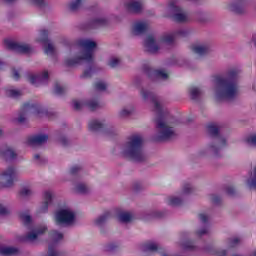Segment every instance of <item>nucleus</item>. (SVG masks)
I'll return each instance as SVG.
<instances>
[{"label":"nucleus","mask_w":256,"mask_h":256,"mask_svg":"<svg viewBox=\"0 0 256 256\" xmlns=\"http://www.w3.org/2000/svg\"><path fill=\"white\" fill-rule=\"evenodd\" d=\"M140 95L143 101L151 102L155 113L158 115L156 120V141H171L172 139H177L179 135L177 129H175V120L169 118V111L165 109L161 103V99L153 92L142 88L140 90Z\"/></svg>","instance_id":"nucleus-1"},{"label":"nucleus","mask_w":256,"mask_h":256,"mask_svg":"<svg viewBox=\"0 0 256 256\" xmlns=\"http://www.w3.org/2000/svg\"><path fill=\"white\" fill-rule=\"evenodd\" d=\"M240 69L231 68L225 75H214V99L215 101H233L239 95Z\"/></svg>","instance_id":"nucleus-2"},{"label":"nucleus","mask_w":256,"mask_h":256,"mask_svg":"<svg viewBox=\"0 0 256 256\" xmlns=\"http://www.w3.org/2000/svg\"><path fill=\"white\" fill-rule=\"evenodd\" d=\"M143 143L142 135L132 134L122 144L120 153L126 159H130V161L143 163V161H147V154H145L143 149Z\"/></svg>","instance_id":"nucleus-3"},{"label":"nucleus","mask_w":256,"mask_h":256,"mask_svg":"<svg viewBox=\"0 0 256 256\" xmlns=\"http://www.w3.org/2000/svg\"><path fill=\"white\" fill-rule=\"evenodd\" d=\"M79 47L84 51L77 56H72L75 48H71L69 56L64 59V65L66 67H75L79 65L81 61L85 63H93L95 61V49H97V42L91 39H82L78 41Z\"/></svg>","instance_id":"nucleus-4"},{"label":"nucleus","mask_w":256,"mask_h":256,"mask_svg":"<svg viewBox=\"0 0 256 256\" xmlns=\"http://www.w3.org/2000/svg\"><path fill=\"white\" fill-rule=\"evenodd\" d=\"M220 127L217 124L208 125V133L214 137L213 141L205 148L200 150L199 155L201 157H221V153L225 147H227V138L219 134Z\"/></svg>","instance_id":"nucleus-5"},{"label":"nucleus","mask_w":256,"mask_h":256,"mask_svg":"<svg viewBox=\"0 0 256 256\" xmlns=\"http://www.w3.org/2000/svg\"><path fill=\"white\" fill-rule=\"evenodd\" d=\"M189 30L180 29L172 33H167L161 36L158 41H155V37L148 36L145 40L144 47L148 53H157L159 49H163L165 45H173L177 37H187Z\"/></svg>","instance_id":"nucleus-6"},{"label":"nucleus","mask_w":256,"mask_h":256,"mask_svg":"<svg viewBox=\"0 0 256 256\" xmlns=\"http://www.w3.org/2000/svg\"><path fill=\"white\" fill-rule=\"evenodd\" d=\"M20 219L25 225V227H28L29 232L23 236H21L20 241L24 243H35L36 239L39 237V235H43L45 231H47V228L45 226L42 227H34L33 220L31 219V215L29 213H21Z\"/></svg>","instance_id":"nucleus-7"},{"label":"nucleus","mask_w":256,"mask_h":256,"mask_svg":"<svg viewBox=\"0 0 256 256\" xmlns=\"http://www.w3.org/2000/svg\"><path fill=\"white\" fill-rule=\"evenodd\" d=\"M19 175V169L16 166H8L0 172V187L2 189H11L15 185V180Z\"/></svg>","instance_id":"nucleus-8"},{"label":"nucleus","mask_w":256,"mask_h":256,"mask_svg":"<svg viewBox=\"0 0 256 256\" xmlns=\"http://www.w3.org/2000/svg\"><path fill=\"white\" fill-rule=\"evenodd\" d=\"M54 223L60 227H71L75 224V212L71 209H60L54 213Z\"/></svg>","instance_id":"nucleus-9"},{"label":"nucleus","mask_w":256,"mask_h":256,"mask_svg":"<svg viewBox=\"0 0 256 256\" xmlns=\"http://www.w3.org/2000/svg\"><path fill=\"white\" fill-rule=\"evenodd\" d=\"M193 191V186L189 183H185L179 194L172 195L167 198L168 205H171V207H179L183 205V203H185V197H187V195H191Z\"/></svg>","instance_id":"nucleus-10"},{"label":"nucleus","mask_w":256,"mask_h":256,"mask_svg":"<svg viewBox=\"0 0 256 256\" xmlns=\"http://www.w3.org/2000/svg\"><path fill=\"white\" fill-rule=\"evenodd\" d=\"M169 9L174 13L173 19L176 23H187L189 21V14L177 5V0H170Z\"/></svg>","instance_id":"nucleus-11"},{"label":"nucleus","mask_w":256,"mask_h":256,"mask_svg":"<svg viewBox=\"0 0 256 256\" xmlns=\"http://www.w3.org/2000/svg\"><path fill=\"white\" fill-rule=\"evenodd\" d=\"M73 107L76 111H81L83 107H87L89 111H97V109H101V104L99 103L98 100H95V99L88 100V101L74 100Z\"/></svg>","instance_id":"nucleus-12"},{"label":"nucleus","mask_w":256,"mask_h":256,"mask_svg":"<svg viewBox=\"0 0 256 256\" xmlns=\"http://www.w3.org/2000/svg\"><path fill=\"white\" fill-rule=\"evenodd\" d=\"M145 73L151 81H167L169 79V73L165 70H155L151 67H146Z\"/></svg>","instance_id":"nucleus-13"},{"label":"nucleus","mask_w":256,"mask_h":256,"mask_svg":"<svg viewBox=\"0 0 256 256\" xmlns=\"http://www.w3.org/2000/svg\"><path fill=\"white\" fill-rule=\"evenodd\" d=\"M0 156L4 161H17L19 159V153L15 149V147L11 145H5L1 150H0Z\"/></svg>","instance_id":"nucleus-14"},{"label":"nucleus","mask_w":256,"mask_h":256,"mask_svg":"<svg viewBox=\"0 0 256 256\" xmlns=\"http://www.w3.org/2000/svg\"><path fill=\"white\" fill-rule=\"evenodd\" d=\"M5 45L7 49L15 51L16 53H31V45L29 44L6 40Z\"/></svg>","instance_id":"nucleus-15"},{"label":"nucleus","mask_w":256,"mask_h":256,"mask_svg":"<svg viewBox=\"0 0 256 256\" xmlns=\"http://www.w3.org/2000/svg\"><path fill=\"white\" fill-rule=\"evenodd\" d=\"M28 81L36 87H39V85H45V83L49 81V72L44 70L40 74H30L28 75Z\"/></svg>","instance_id":"nucleus-16"},{"label":"nucleus","mask_w":256,"mask_h":256,"mask_svg":"<svg viewBox=\"0 0 256 256\" xmlns=\"http://www.w3.org/2000/svg\"><path fill=\"white\" fill-rule=\"evenodd\" d=\"M49 139V136L45 134H40L36 136H30L26 140V144L29 145V147H37L39 145H45V142Z\"/></svg>","instance_id":"nucleus-17"},{"label":"nucleus","mask_w":256,"mask_h":256,"mask_svg":"<svg viewBox=\"0 0 256 256\" xmlns=\"http://www.w3.org/2000/svg\"><path fill=\"white\" fill-rule=\"evenodd\" d=\"M29 113H37L35 104H24L22 112L18 116V123H25L27 121L26 115H29Z\"/></svg>","instance_id":"nucleus-18"},{"label":"nucleus","mask_w":256,"mask_h":256,"mask_svg":"<svg viewBox=\"0 0 256 256\" xmlns=\"http://www.w3.org/2000/svg\"><path fill=\"white\" fill-rule=\"evenodd\" d=\"M125 8L129 13H141L143 11V1L131 0L125 4Z\"/></svg>","instance_id":"nucleus-19"},{"label":"nucleus","mask_w":256,"mask_h":256,"mask_svg":"<svg viewBox=\"0 0 256 256\" xmlns=\"http://www.w3.org/2000/svg\"><path fill=\"white\" fill-rule=\"evenodd\" d=\"M188 93L192 101H199L203 97V95H205L203 88L199 86H191L188 89Z\"/></svg>","instance_id":"nucleus-20"},{"label":"nucleus","mask_w":256,"mask_h":256,"mask_svg":"<svg viewBox=\"0 0 256 256\" xmlns=\"http://www.w3.org/2000/svg\"><path fill=\"white\" fill-rule=\"evenodd\" d=\"M149 29V24L146 22H135L132 25V35H143Z\"/></svg>","instance_id":"nucleus-21"},{"label":"nucleus","mask_w":256,"mask_h":256,"mask_svg":"<svg viewBox=\"0 0 256 256\" xmlns=\"http://www.w3.org/2000/svg\"><path fill=\"white\" fill-rule=\"evenodd\" d=\"M74 191L80 195H89V193H91V187L85 182H78L74 186Z\"/></svg>","instance_id":"nucleus-22"},{"label":"nucleus","mask_w":256,"mask_h":256,"mask_svg":"<svg viewBox=\"0 0 256 256\" xmlns=\"http://www.w3.org/2000/svg\"><path fill=\"white\" fill-rule=\"evenodd\" d=\"M192 51L196 55H207L211 51V46L209 44H197L192 47Z\"/></svg>","instance_id":"nucleus-23"},{"label":"nucleus","mask_w":256,"mask_h":256,"mask_svg":"<svg viewBox=\"0 0 256 256\" xmlns=\"http://www.w3.org/2000/svg\"><path fill=\"white\" fill-rule=\"evenodd\" d=\"M0 255L1 256L19 255V250L17 247H13V246H1Z\"/></svg>","instance_id":"nucleus-24"},{"label":"nucleus","mask_w":256,"mask_h":256,"mask_svg":"<svg viewBox=\"0 0 256 256\" xmlns=\"http://www.w3.org/2000/svg\"><path fill=\"white\" fill-rule=\"evenodd\" d=\"M103 127H105V122L100 120H92L88 123V129L93 133H96V131H101Z\"/></svg>","instance_id":"nucleus-25"},{"label":"nucleus","mask_w":256,"mask_h":256,"mask_svg":"<svg viewBox=\"0 0 256 256\" xmlns=\"http://www.w3.org/2000/svg\"><path fill=\"white\" fill-rule=\"evenodd\" d=\"M134 111L135 107H133V105L125 106L118 112V117H120V119H126V117L133 115Z\"/></svg>","instance_id":"nucleus-26"},{"label":"nucleus","mask_w":256,"mask_h":256,"mask_svg":"<svg viewBox=\"0 0 256 256\" xmlns=\"http://www.w3.org/2000/svg\"><path fill=\"white\" fill-rule=\"evenodd\" d=\"M44 53H46L48 57H55V55H57V48H55V44L51 41L44 43Z\"/></svg>","instance_id":"nucleus-27"},{"label":"nucleus","mask_w":256,"mask_h":256,"mask_svg":"<svg viewBox=\"0 0 256 256\" xmlns=\"http://www.w3.org/2000/svg\"><path fill=\"white\" fill-rule=\"evenodd\" d=\"M120 223H131L135 219V216L131 212H121L118 215Z\"/></svg>","instance_id":"nucleus-28"},{"label":"nucleus","mask_w":256,"mask_h":256,"mask_svg":"<svg viewBox=\"0 0 256 256\" xmlns=\"http://www.w3.org/2000/svg\"><path fill=\"white\" fill-rule=\"evenodd\" d=\"M109 217H111V214L109 212L100 215L94 220V225H96V227H103V225H105V223L109 221Z\"/></svg>","instance_id":"nucleus-29"},{"label":"nucleus","mask_w":256,"mask_h":256,"mask_svg":"<svg viewBox=\"0 0 256 256\" xmlns=\"http://www.w3.org/2000/svg\"><path fill=\"white\" fill-rule=\"evenodd\" d=\"M159 249V245L155 242H146L142 245V251L154 253V251H157Z\"/></svg>","instance_id":"nucleus-30"},{"label":"nucleus","mask_w":256,"mask_h":256,"mask_svg":"<svg viewBox=\"0 0 256 256\" xmlns=\"http://www.w3.org/2000/svg\"><path fill=\"white\" fill-rule=\"evenodd\" d=\"M229 9L236 13L237 15H241L242 13H245V6L241 3H232L229 5Z\"/></svg>","instance_id":"nucleus-31"},{"label":"nucleus","mask_w":256,"mask_h":256,"mask_svg":"<svg viewBox=\"0 0 256 256\" xmlns=\"http://www.w3.org/2000/svg\"><path fill=\"white\" fill-rule=\"evenodd\" d=\"M53 199H55V192L51 190H47L44 192L43 203H46L48 205H53Z\"/></svg>","instance_id":"nucleus-32"},{"label":"nucleus","mask_w":256,"mask_h":256,"mask_svg":"<svg viewBox=\"0 0 256 256\" xmlns=\"http://www.w3.org/2000/svg\"><path fill=\"white\" fill-rule=\"evenodd\" d=\"M49 31L47 30H41L40 33H39V36L37 38V41L39 43H43V45L45 43H49Z\"/></svg>","instance_id":"nucleus-33"},{"label":"nucleus","mask_w":256,"mask_h":256,"mask_svg":"<svg viewBox=\"0 0 256 256\" xmlns=\"http://www.w3.org/2000/svg\"><path fill=\"white\" fill-rule=\"evenodd\" d=\"M82 1L83 0H74V1H72L68 5L69 11H71L72 13H75V11H79V9H81Z\"/></svg>","instance_id":"nucleus-34"},{"label":"nucleus","mask_w":256,"mask_h":256,"mask_svg":"<svg viewBox=\"0 0 256 256\" xmlns=\"http://www.w3.org/2000/svg\"><path fill=\"white\" fill-rule=\"evenodd\" d=\"M63 233L56 231V230H52L50 232V239H52V241H54L55 243L59 242V241H63Z\"/></svg>","instance_id":"nucleus-35"},{"label":"nucleus","mask_w":256,"mask_h":256,"mask_svg":"<svg viewBox=\"0 0 256 256\" xmlns=\"http://www.w3.org/2000/svg\"><path fill=\"white\" fill-rule=\"evenodd\" d=\"M7 97H11L12 99H17L18 97H21L22 93L20 90H15L13 88L6 90Z\"/></svg>","instance_id":"nucleus-36"},{"label":"nucleus","mask_w":256,"mask_h":256,"mask_svg":"<svg viewBox=\"0 0 256 256\" xmlns=\"http://www.w3.org/2000/svg\"><path fill=\"white\" fill-rule=\"evenodd\" d=\"M108 65L111 67V69H116V67H119V65H121V58L111 57L108 61Z\"/></svg>","instance_id":"nucleus-37"},{"label":"nucleus","mask_w":256,"mask_h":256,"mask_svg":"<svg viewBox=\"0 0 256 256\" xmlns=\"http://www.w3.org/2000/svg\"><path fill=\"white\" fill-rule=\"evenodd\" d=\"M243 240L239 237H233L227 240L228 243V247L233 248V247H237V245H240V243Z\"/></svg>","instance_id":"nucleus-38"},{"label":"nucleus","mask_w":256,"mask_h":256,"mask_svg":"<svg viewBox=\"0 0 256 256\" xmlns=\"http://www.w3.org/2000/svg\"><path fill=\"white\" fill-rule=\"evenodd\" d=\"M93 73H95L93 71V68H88L86 70H84V72L81 75L82 79H91V77L93 76Z\"/></svg>","instance_id":"nucleus-39"},{"label":"nucleus","mask_w":256,"mask_h":256,"mask_svg":"<svg viewBox=\"0 0 256 256\" xmlns=\"http://www.w3.org/2000/svg\"><path fill=\"white\" fill-rule=\"evenodd\" d=\"M197 19L198 21H200L201 23H205V21H209V14L205 13V12H199L197 14Z\"/></svg>","instance_id":"nucleus-40"},{"label":"nucleus","mask_w":256,"mask_h":256,"mask_svg":"<svg viewBox=\"0 0 256 256\" xmlns=\"http://www.w3.org/2000/svg\"><path fill=\"white\" fill-rule=\"evenodd\" d=\"M101 25H107V19H105V18H96L93 21V26L94 27H101Z\"/></svg>","instance_id":"nucleus-41"},{"label":"nucleus","mask_w":256,"mask_h":256,"mask_svg":"<svg viewBox=\"0 0 256 256\" xmlns=\"http://www.w3.org/2000/svg\"><path fill=\"white\" fill-rule=\"evenodd\" d=\"M246 143H247V145H249L250 147H256V134L250 135V136L246 139Z\"/></svg>","instance_id":"nucleus-42"},{"label":"nucleus","mask_w":256,"mask_h":256,"mask_svg":"<svg viewBox=\"0 0 256 256\" xmlns=\"http://www.w3.org/2000/svg\"><path fill=\"white\" fill-rule=\"evenodd\" d=\"M210 201L214 205H219V203H221V201H222V198H221V196H219L217 194H211L210 195Z\"/></svg>","instance_id":"nucleus-43"},{"label":"nucleus","mask_w":256,"mask_h":256,"mask_svg":"<svg viewBox=\"0 0 256 256\" xmlns=\"http://www.w3.org/2000/svg\"><path fill=\"white\" fill-rule=\"evenodd\" d=\"M95 89L96 91H105V89H107V83L98 81L95 83Z\"/></svg>","instance_id":"nucleus-44"},{"label":"nucleus","mask_w":256,"mask_h":256,"mask_svg":"<svg viewBox=\"0 0 256 256\" xmlns=\"http://www.w3.org/2000/svg\"><path fill=\"white\" fill-rule=\"evenodd\" d=\"M65 91H66L65 87H63L59 84H56L54 87V93L56 95H63L65 93Z\"/></svg>","instance_id":"nucleus-45"},{"label":"nucleus","mask_w":256,"mask_h":256,"mask_svg":"<svg viewBox=\"0 0 256 256\" xmlns=\"http://www.w3.org/2000/svg\"><path fill=\"white\" fill-rule=\"evenodd\" d=\"M46 256H59V252L57 250H55L53 245H49L48 246V253H47Z\"/></svg>","instance_id":"nucleus-46"},{"label":"nucleus","mask_w":256,"mask_h":256,"mask_svg":"<svg viewBox=\"0 0 256 256\" xmlns=\"http://www.w3.org/2000/svg\"><path fill=\"white\" fill-rule=\"evenodd\" d=\"M208 234H209V228H207V227H204V228L196 231L197 237H203V235H208Z\"/></svg>","instance_id":"nucleus-47"},{"label":"nucleus","mask_w":256,"mask_h":256,"mask_svg":"<svg viewBox=\"0 0 256 256\" xmlns=\"http://www.w3.org/2000/svg\"><path fill=\"white\" fill-rule=\"evenodd\" d=\"M20 195H22V197H29L30 195H33V191H31L29 188H22Z\"/></svg>","instance_id":"nucleus-48"},{"label":"nucleus","mask_w":256,"mask_h":256,"mask_svg":"<svg viewBox=\"0 0 256 256\" xmlns=\"http://www.w3.org/2000/svg\"><path fill=\"white\" fill-rule=\"evenodd\" d=\"M118 131H117V129H115V128H108L107 130H106V135L108 136V137H115V135H118Z\"/></svg>","instance_id":"nucleus-49"},{"label":"nucleus","mask_w":256,"mask_h":256,"mask_svg":"<svg viewBox=\"0 0 256 256\" xmlns=\"http://www.w3.org/2000/svg\"><path fill=\"white\" fill-rule=\"evenodd\" d=\"M49 206H51V205L47 204L45 202H42V204L39 208V213H47V211H49Z\"/></svg>","instance_id":"nucleus-50"},{"label":"nucleus","mask_w":256,"mask_h":256,"mask_svg":"<svg viewBox=\"0 0 256 256\" xmlns=\"http://www.w3.org/2000/svg\"><path fill=\"white\" fill-rule=\"evenodd\" d=\"M12 77L15 79V81H19L21 79V74H19V70L13 68L12 69Z\"/></svg>","instance_id":"nucleus-51"},{"label":"nucleus","mask_w":256,"mask_h":256,"mask_svg":"<svg viewBox=\"0 0 256 256\" xmlns=\"http://www.w3.org/2000/svg\"><path fill=\"white\" fill-rule=\"evenodd\" d=\"M199 219L202 223H207V221H209V215L201 213L199 214Z\"/></svg>","instance_id":"nucleus-52"},{"label":"nucleus","mask_w":256,"mask_h":256,"mask_svg":"<svg viewBox=\"0 0 256 256\" xmlns=\"http://www.w3.org/2000/svg\"><path fill=\"white\" fill-rule=\"evenodd\" d=\"M79 171H81V166H73L71 169H70V173L71 175H77V173H79Z\"/></svg>","instance_id":"nucleus-53"},{"label":"nucleus","mask_w":256,"mask_h":256,"mask_svg":"<svg viewBox=\"0 0 256 256\" xmlns=\"http://www.w3.org/2000/svg\"><path fill=\"white\" fill-rule=\"evenodd\" d=\"M151 217L161 218L163 217V212H153L152 214H148L146 219H151Z\"/></svg>","instance_id":"nucleus-54"},{"label":"nucleus","mask_w":256,"mask_h":256,"mask_svg":"<svg viewBox=\"0 0 256 256\" xmlns=\"http://www.w3.org/2000/svg\"><path fill=\"white\" fill-rule=\"evenodd\" d=\"M184 249H188L190 251H193V249H195V245H193V243L191 242H186L183 244Z\"/></svg>","instance_id":"nucleus-55"},{"label":"nucleus","mask_w":256,"mask_h":256,"mask_svg":"<svg viewBox=\"0 0 256 256\" xmlns=\"http://www.w3.org/2000/svg\"><path fill=\"white\" fill-rule=\"evenodd\" d=\"M59 142L61 143V145H63L64 147L69 145V139H67V137L62 136L59 138Z\"/></svg>","instance_id":"nucleus-56"},{"label":"nucleus","mask_w":256,"mask_h":256,"mask_svg":"<svg viewBox=\"0 0 256 256\" xmlns=\"http://www.w3.org/2000/svg\"><path fill=\"white\" fill-rule=\"evenodd\" d=\"M8 213L9 209H7L3 204H0V215H7Z\"/></svg>","instance_id":"nucleus-57"},{"label":"nucleus","mask_w":256,"mask_h":256,"mask_svg":"<svg viewBox=\"0 0 256 256\" xmlns=\"http://www.w3.org/2000/svg\"><path fill=\"white\" fill-rule=\"evenodd\" d=\"M226 193L230 196H233L235 195L236 191H235V188L233 186H228L226 188Z\"/></svg>","instance_id":"nucleus-58"},{"label":"nucleus","mask_w":256,"mask_h":256,"mask_svg":"<svg viewBox=\"0 0 256 256\" xmlns=\"http://www.w3.org/2000/svg\"><path fill=\"white\" fill-rule=\"evenodd\" d=\"M33 159H34L35 163H37L38 165H41V163L43 161V158H41V155H39V154H35L33 156Z\"/></svg>","instance_id":"nucleus-59"},{"label":"nucleus","mask_w":256,"mask_h":256,"mask_svg":"<svg viewBox=\"0 0 256 256\" xmlns=\"http://www.w3.org/2000/svg\"><path fill=\"white\" fill-rule=\"evenodd\" d=\"M214 255L216 256H227V250H215Z\"/></svg>","instance_id":"nucleus-60"},{"label":"nucleus","mask_w":256,"mask_h":256,"mask_svg":"<svg viewBox=\"0 0 256 256\" xmlns=\"http://www.w3.org/2000/svg\"><path fill=\"white\" fill-rule=\"evenodd\" d=\"M31 3H34L35 5H43L45 3V0H30Z\"/></svg>","instance_id":"nucleus-61"},{"label":"nucleus","mask_w":256,"mask_h":256,"mask_svg":"<svg viewBox=\"0 0 256 256\" xmlns=\"http://www.w3.org/2000/svg\"><path fill=\"white\" fill-rule=\"evenodd\" d=\"M6 3H13L15 0H4Z\"/></svg>","instance_id":"nucleus-62"},{"label":"nucleus","mask_w":256,"mask_h":256,"mask_svg":"<svg viewBox=\"0 0 256 256\" xmlns=\"http://www.w3.org/2000/svg\"><path fill=\"white\" fill-rule=\"evenodd\" d=\"M108 251H113V248L110 246H108Z\"/></svg>","instance_id":"nucleus-63"},{"label":"nucleus","mask_w":256,"mask_h":256,"mask_svg":"<svg viewBox=\"0 0 256 256\" xmlns=\"http://www.w3.org/2000/svg\"><path fill=\"white\" fill-rule=\"evenodd\" d=\"M252 256H256V250L252 253Z\"/></svg>","instance_id":"nucleus-64"}]
</instances>
